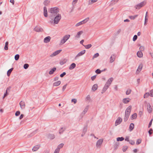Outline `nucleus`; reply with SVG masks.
Here are the masks:
<instances>
[{"label": "nucleus", "mask_w": 153, "mask_h": 153, "mask_svg": "<svg viewBox=\"0 0 153 153\" xmlns=\"http://www.w3.org/2000/svg\"><path fill=\"white\" fill-rule=\"evenodd\" d=\"M76 65L74 63H72L71 64L69 67L70 70H72L74 68L76 67Z\"/></svg>", "instance_id": "obj_22"}, {"label": "nucleus", "mask_w": 153, "mask_h": 153, "mask_svg": "<svg viewBox=\"0 0 153 153\" xmlns=\"http://www.w3.org/2000/svg\"><path fill=\"white\" fill-rule=\"evenodd\" d=\"M115 56L114 54L112 55L111 57L110 60V63H112L115 60Z\"/></svg>", "instance_id": "obj_17"}, {"label": "nucleus", "mask_w": 153, "mask_h": 153, "mask_svg": "<svg viewBox=\"0 0 153 153\" xmlns=\"http://www.w3.org/2000/svg\"><path fill=\"white\" fill-rule=\"evenodd\" d=\"M37 131H38L37 129L35 131H34L33 132H32L31 133L30 135H28L27 137H30V135H31V136H33V135H34L36 133Z\"/></svg>", "instance_id": "obj_29"}, {"label": "nucleus", "mask_w": 153, "mask_h": 153, "mask_svg": "<svg viewBox=\"0 0 153 153\" xmlns=\"http://www.w3.org/2000/svg\"><path fill=\"white\" fill-rule=\"evenodd\" d=\"M89 19V18H86L85 19L83 20V21H81V22H82V24H83L87 22L88 21Z\"/></svg>", "instance_id": "obj_32"}, {"label": "nucleus", "mask_w": 153, "mask_h": 153, "mask_svg": "<svg viewBox=\"0 0 153 153\" xmlns=\"http://www.w3.org/2000/svg\"><path fill=\"white\" fill-rule=\"evenodd\" d=\"M131 92V89H128L126 92V95L129 94Z\"/></svg>", "instance_id": "obj_47"}, {"label": "nucleus", "mask_w": 153, "mask_h": 153, "mask_svg": "<svg viewBox=\"0 0 153 153\" xmlns=\"http://www.w3.org/2000/svg\"><path fill=\"white\" fill-rule=\"evenodd\" d=\"M91 45L90 44L84 46L85 47V48L86 49H89L91 47Z\"/></svg>", "instance_id": "obj_43"}, {"label": "nucleus", "mask_w": 153, "mask_h": 153, "mask_svg": "<svg viewBox=\"0 0 153 153\" xmlns=\"http://www.w3.org/2000/svg\"><path fill=\"white\" fill-rule=\"evenodd\" d=\"M130 144L132 145H134L135 143L134 142L133 140H130L129 141Z\"/></svg>", "instance_id": "obj_52"}, {"label": "nucleus", "mask_w": 153, "mask_h": 153, "mask_svg": "<svg viewBox=\"0 0 153 153\" xmlns=\"http://www.w3.org/2000/svg\"><path fill=\"white\" fill-rule=\"evenodd\" d=\"M88 108V107L87 106L84 110L82 112V114H85L86 112L87 111Z\"/></svg>", "instance_id": "obj_33"}, {"label": "nucleus", "mask_w": 153, "mask_h": 153, "mask_svg": "<svg viewBox=\"0 0 153 153\" xmlns=\"http://www.w3.org/2000/svg\"><path fill=\"white\" fill-rule=\"evenodd\" d=\"M96 76L97 75H95L91 76V79L93 81L95 79Z\"/></svg>", "instance_id": "obj_60"}, {"label": "nucleus", "mask_w": 153, "mask_h": 153, "mask_svg": "<svg viewBox=\"0 0 153 153\" xmlns=\"http://www.w3.org/2000/svg\"><path fill=\"white\" fill-rule=\"evenodd\" d=\"M121 31V30L120 29L118 30V31L116 32V33L115 34V35H117L119 34L120 33Z\"/></svg>", "instance_id": "obj_53"}, {"label": "nucleus", "mask_w": 153, "mask_h": 153, "mask_svg": "<svg viewBox=\"0 0 153 153\" xmlns=\"http://www.w3.org/2000/svg\"><path fill=\"white\" fill-rule=\"evenodd\" d=\"M129 117L125 116L124 118V121L125 122H126L128 120Z\"/></svg>", "instance_id": "obj_64"}, {"label": "nucleus", "mask_w": 153, "mask_h": 153, "mask_svg": "<svg viewBox=\"0 0 153 153\" xmlns=\"http://www.w3.org/2000/svg\"><path fill=\"white\" fill-rule=\"evenodd\" d=\"M50 1L47 0H45L44 2V4L45 6H47L49 3Z\"/></svg>", "instance_id": "obj_38"}, {"label": "nucleus", "mask_w": 153, "mask_h": 153, "mask_svg": "<svg viewBox=\"0 0 153 153\" xmlns=\"http://www.w3.org/2000/svg\"><path fill=\"white\" fill-rule=\"evenodd\" d=\"M61 84V81H58L57 82H54L53 84V85L54 86H59Z\"/></svg>", "instance_id": "obj_24"}, {"label": "nucleus", "mask_w": 153, "mask_h": 153, "mask_svg": "<svg viewBox=\"0 0 153 153\" xmlns=\"http://www.w3.org/2000/svg\"><path fill=\"white\" fill-rule=\"evenodd\" d=\"M131 109V105L129 106L126 109V112L125 116L129 117L130 112Z\"/></svg>", "instance_id": "obj_6"}, {"label": "nucleus", "mask_w": 153, "mask_h": 153, "mask_svg": "<svg viewBox=\"0 0 153 153\" xmlns=\"http://www.w3.org/2000/svg\"><path fill=\"white\" fill-rule=\"evenodd\" d=\"M128 148V147L127 146H124L123 148V150L124 152L126 151Z\"/></svg>", "instance_id": "obj_44"}, {"label": "nucleus", "mask_w": 153, "mask_h": 153, "mask_svg": "<svg viewBox=\"0 0 153 153\" xmlns=\"http://www.w3.org/2000/svg\"><path fill=\"white\" fill-rule=\"evenodd\" d=\"M141 139H138L137 141L136 144L139 145L141 143Z\"/></svg>", "instance_id": "obj_45"}, {"label": "nucleus", "mask_w": 153, "mask_h": 153, "mask_svg": "<svg viewBox=\"0 0 153 153\" xmlns=\"http://www.w3.org/2000/svg\"><path fill=\"white\" fill-rule=\"evenodd\" d=\"M146 4V1H144L135 6L136 9H140Z\"/></svg>", "instance_id": "obj_5"}, {"label": "nucleus", "mask_w": 153, "mask_h": 153, "mask_svg": "<svg viewBox=\"0 0 153 153\" xmlns=\"http://www.w3.org/2000/svg\"><path fill=\"white\" fill-rule=\"evenodd\" d=\"M59 9L57 7L51 8L48 11L49 13L51 14L50 16V18L52 19L54 18L56 15L59 14Z\"/></svg>", "instance_id": "obj_1"}, {"label": "nucleus", "mask_w": 153, "mask_h": 153, "mask_svg": "<svg viewBox=\"0 0 153 153\" xmlns=\"http://www.w3.org/2000/svg\"><path fill=\"white\" fill-rule=\"evenodd\" d=\"M99 56V54L98 53H97L95 54L93 56V59H94V58H96L98 57Z\"/></svg>", "instance_id": "obj_49"}, {"label": "nucleus", "mask_w": 153, "mask_h": 153, "mask_svg": "<svg viewBox=\"0 0 153 153\" xmlns=\"http://www.w3.org/2000/svg\"><path fill=\"white\" fill-rule=\"evenodd\" d=\"M150 95V94L149 93L147 92L145 93L144 95V98H147Z\"/></svg>", "instance_id": "obj_39"}, {"label": "nucleus", "mask_w": 153, "mask_h": 153, "mask_svg": "<svg viewBox=\"0 0 153 153\" xmlns=\"http://www.w3.org/2000/svg\"><path fill=\"white\" fill-rule=\"evenodd\" d=\"M29 65L27 64H25L24 65V68L25 69H27L29 67Z\"/></svg>", "instance_id": "obj_46"}, {"label": "nucleus", "mask_w": 153, "mask_h": 153, "mask_svg": "<svg viewBox=\"0 0 153 153\" xmlns=\"http://www.w3.org/2000/svg\"><path fill=\"white\" fill-rule=\"evenodd\" d=\"M13 69V68H12L9 70L7 71V74L8 76H9L10 74Z\"/></svg>", "instance_id": "obj_27"}, {"label": "nucleus", "mask_w": 153, "mask_h": 153, "mask_svg": "<svg viewBox=\"0 0 153 153\" xmlns=\"http://www.w3.org/2000/svg\"><path fill=\"white\" fill-rule=\"evenodd\" d=\"M67 61V59H62L60 61L59 64L60 65H62L65 63Z\"/></svg>", "instance_id": "obj_14"}, {"label": "nucleus", "mask_w": 153, "mask_h": 153, "mask_svg": "<svg viewBox=\"0 0 153 153\" xmlns=\"http://www.w3.org/2000/svg\"><path fill=\"white\" fill-rule=\"evenodd\" d=\"M8 42H7L5 43V46L4 47V49L7 50L8 49Z\"/></svg>", "instance_id": "obj_30"}, {"label": "nucleus", "mask_w": 153, "mask_h": 153, "mask_svg": "<svg viewBox=\"0 0 153 153\" xmlns=\"http://www.w3.org/2000/svg\"><path fill=\"white\" fill-rule=\"evenodd\" d=\"M130 100V99L128 98H124L123 100V102L125 104L128 103Z\"/></svg>", "instance_id": "obj_18"}, {"label": "nucleus", "mask_w": 153, "mask_h": 153, "mask_svg": "<svg viewBox=\"0 0 153 153\" xmlns=\"http://www.w3.org/2000/svg\"><path fill=\"white\" fill-rule=\"evenodd\" d=\"M59 149H56L54 152V153H59Z\"/></svg>", "instance_id": "obj_61"}, {"label": "nucleus", "mask_w": 153, "mask_h": 153, "mask_svg": "<svg viewBox=\"0 0 153 153\" xmlns=\"http://www.w3.org/2000/svg\"><path fill=\"white\" fill-rule=\"evenodd\" d=\"M152 120H153V119H152L150 121V122L149 123V124L148 128H150L151 127V126L152 125Z\"/></svg>", "instance_id": "obj_62"}, {"label": "nucleus", "mask_w": 153, "mask_h": 153, "mask_svg": "<svg viewBox=\"0 0 153 153\" xmlns=\"http://www.w3.org/2000/svg\"><path fill=\"white\" fill-rule=\"evenodd\" d=\"M85 52V50H83L82 51L79 52L76 56L75 58L76 59L77 57L80 56L84 54Z\"/></svg>", "instance_id": "obj_13"}, {"label": "nucleus", "mask_w": 153, "mask_h": 153, "mask_svg": "<svg viewBox=\"0 0 153 153\" xmlns=\"http://www.w3.org/2000/svg\"><path fill=\"white\" fill-rule=\"evenodd\" d=\"M153 130L152 128H150L148 131V133L150 135L152 134Z\"/></svg>", "instance_id": "obj_55"}, {"label": "nucleus", "mask_w": 153, "mask_h": 153, "mask_svg": "<svg viewBox=\"0 0 153 153\" xmlns=\"http://www.w3.org/2000/svg\"><path fill=\"white\" fill-rule=\"evenodd\" d=\"M19 104L21 109H23L25 108V104L24 102L21 101Z\"/></svg>", "instance_id": "obj_9"}, {"label": "nucleus", "mask_w": 153, "mask_h": 153, "mask_svg": "<svg viewBox=\"0 0 153 153\" xmlns=\"http://www.w3.org/2000/svg\"><path fill=\"white\" fill-rule=\"evenodd\" d=\"M97 84L94 85L92 88V90L94 91H95L97 89Z\"/></svg>", "instance_id": "obj_28"}, {"label": "nucleus", "mask_w": 153, "mask_h": 153, "mask_svg": "<svg viewBox=\"0 0 153 153\" xmlns=\"http://www.w3.org/2000/svg\"><path fill=\"white\" fill-rule=\"evenodd\" d=\"M137 38V35H135L133 38V40L134 41H135Z\"/></svg>", "instance_id": "obj_50"}, {"label": "nucleus", "mask_w": 153, "mask_h": 153, "mask_svg": "<svg viewBox=\"0 0 153 153\" xmlns=\"http://www.w3.org/2000/svg\"><path fill=\"white\" fill-rule=\"evenodd\" d=\"M105 69H104V70H102V71H100L99 69H97L95 71V72L98 74H100L101 73V72L103 71H105Z\"/></svg>", "instance_id": "obj_35"}, {"label": "nucleus", "mask_w": 153, "mask_h": 153, "mask_svg": "<svg viewBox=\"0 0 153 153\" xmlns=\"http://www.w3.org/2000/svg\"><path fill=\"white\" fill-rule=\"evenodd\" d=\"M70 35H65L63 38V39L61 40L60 44V45L63 44L70 37Z\"/></svg>", "instance_id": "obj_4"}, {"label": "nucleus", "mask_w": 153, "mask_h": 153, "mask_svg": "<svg viewBox=\"0 0 153 153\" xmlns=\"http://www.w3.org/2000/svg\"><path fill=\"white\" fill-rule=\"evenodd\" d=\"M137 55L138 57H142L143 56V53L141 51H138L137 53Z\"/></svg>", "instance_id": "obj_21"}, {"label": "nucleus", "mask_w": 153, "mask_h": 153, "mask_svg": "<svg viewBox=\"0 0 153 153\" xmlns=\"http://www.w3.org/2000/svg\"><path fill=\"white\" fill-rule=\"evenodd\" d=\"M122 119L120 117H118L115 122V126H117V125L120 124L122 122Z\"/></svg>", "instance_id": "obj_10"}, {"label": "nucleus", "mask_w": 153, "mask_h": 153, "mask_svg": "<svg viewBox=\"0 0 153 153\" xmlns=\"http://www.w3.org/2000/svg\"><path fill=\"white\" fill-rule=\"evenodd\" d=\"M71 101L72 102H73L74 104H75L77 100L76 99H74L72 100Z\"/></svg>", "instance_id": "obj_63"}, {"label": "nucleus", "mask_w": 153, "mask_h": 153, "mask_svg": "<svg viewBox=\"0 0 153 153\" xmlns=\"http://www.w3.org/2000/svg\"><path fill=\"white\" fill-rule=\"evenodd\" d=\"M63 128H62L60 130H59V133L60 134H61L65 130V129H64V130H63Z\"/></svg>", "instance_id": "obj_51"}, {"label": "nucleus", "mask_w": 153, "mask_h": 153, "mask_svg": "<svg viewBox=\"0 0 153 153\" xmlns=\"http://www.w3.org/2000/svg\"><path fill=\"white\" fill-rule=\"evenodd\" d=\"M44 15L45 17H48V12L47 9L46 7H44V12H43Z\"/></svg>", "instance_id": "obj_15"}, {"label": "nucleus", "mask_w": 153, "mask_h": 153, "mask_svg": "<svg viewBox=\"0 0 153 153\" xmlns=\"http://www.w3.org/2000/svg\"><path fill=\"white\" fill-rule=\"evenodd\" d=\"M103 140L102 139H100L98 140L97 142L96 146L97 147H100V146L102 145Z\"/></svg>", "instance_id": "obj_11"}, {"label": "nucleus", "mask_w": 153, "mask_h": 153, "mask_svg": "<svg viewBox=\"0 0 153 153\" xmlns=\"http://www.w3.org/2000/svg\"><path fill=\"white\" fill-rule=\"evenodd\" d=\"M142 66L141 65H140L139 66L137 69V71H140L142 69Z\"/></svg>", "instance_id": "obj_48"}, {"label": "nucleus", "mask_w": 153, "mask_h": 153, "mask_svg": "<svg viewBox=\"0 0 153 153\" xmlns=\"http://www.w3.org/2000/svg\"><path fill=\"white\" fill-rule=\"evenodd\" d=\"M56 70V68L55 67L53 68L49 72V74L50 75L53 74L54 72Z\"/></svg>", "instance_id": "obj_23"}, {"label": "nucleus", "mask_w": 153, "mask_h": 153, "mask_svg": "<svg viewBox=\"0 0 153 153\" xmlns=\"http://www.w3.org/2000/svg\"><path fill=\"white\" fill-rule=\"evenodd\" d=\"M19 57V55L18 54H16L15 56V59L16 60H18Z\"/></svg>", "instance_id": "obj_41"}, {"label": "nucleus", "mask_w": 153, "mask_h": 153, "mask_svg": "<svg viewBox=\"0 0 153 153\" xmlns=\"http://www.w3.org/2000/svg\"><path fill=\"white\" fill-rule=\"evenodd\" d=\"M134 127V125L133 123H131L129 126L130 131H131Z\"/></svg>", "instance_id": "obj_25"}, {"label": "nucleus", "mask_w": 153, "mask_h": 153, "mask_svg": "<svg viewBox=\"0 0 153 153\" xmlns=\"http://www.w3.org/2000/svg\"><path fill=\"white\" fill-rule=\"evenodd\" d=\"M51 38L50 36H48L45 38L44 39V42L45 43H47L50 41Z\"/></svg>", "instance_id": "obj_16"}, {"label": "nucleus", "mask_w": 153, "mask_h": 153, "mask_svg": "<svg viewBox=\"0 0 153 153\" xmlns=\"http://www.w3.org/2000/svg\"><path fill=\"white\" fill-rule=\"evenodd\" d=\"M87 129V126L84 127L83 129V133L84 134H85L86 132Z\"/></svg>", "instance_id": "obj_36"}, {"label": "nucleus", "mask_w": 153, "mask_h": 153, "mask_svg": "<svg viewBox=\"0 0 153 153\" xmlns=\"http://www.w3.org/2000/svg\"><path fill=\"white\" fill-rule=\"evenodd\" d=\"M150 96L153 97V90H152L150 91Z\"/></svg>", "instance_id": "obj_56"}, {"label": "nucleus", "mask_w": 153, "mask_h": 153, "mask_svg": "<svg viewBox=\"0 0 153 153\" xmlns=\"http://www.w3.org/2000/svg\"><path fill=\"white\" fill-rule=\"evenodd\" d=\"M113 80V78L112 77H111L108 80L102 91V94L104 93L107 90L111 84Z\"/></svg>", "instance_id": "obj_3"}, {"label": "nucleus", "mask_w": 153, "mask_h": 153, "mask_svg": "<svg viewBox=\"0 0 153 153\" xmlns=\"http://www.w3.org/2000/svg\"><path fill=\"white\" fill-rule=\"evenodd\" d=\"M82 31H79L75 36V37L76 38H79L80 37V36L83 33Z\"/></svg>", "instance_id": "obj_19"}, {"label": "nucleus", "mask_w": 153, "mask_h": 153, "mask_svg": "<svg viewBox=\"0 0 153 153\" xmlns=\"http://www.w3.org/2000/svg\"><path fill=\"white\" fill-rule=\"evenodd\" d=\"M66 74V73L65 72H63L62 74H61L60 75V76L61 77H63Z\"/></svg>", "instance_id": "obj_54"}, {"label": "nucleus", "mask_w": 153, "mask_h": 153, "mask_svg": "<svg viewBox=\"0 0 153 153\" xmlns=\"http://www.w3.org/2000/svg\"><path fill=\"white\" fill-rule=\"evenodd\" d=\"M8 89V88H7V90L6 91V92L4 93V97H3V99H4L6 96H7L8 95V94L7 93V90Z\"/></svg>", "instance_id": "obj_57"}, {"label": "nucleus", "mask_w": 153, "mask_h": 153, "mask_svg": "<svg viewBox=\"0 0 153 153\" xmlns=\"http://www.w3.org/2000/svg\"><path fill=\"white\" fill-rule=\"evenodd\" d=\"M64 146V144L62 143L58 145L57 149H59L60 150V149L62 148Z\"/></svg>", "instance_id": "obj_40"}, {"label": "nucleus", "mask_w": 153, "mask_h": 153, "mask_svg": "<svg viewBox=\"0 0 153 153\" xmlns=\"http://www.w3.org/2000/svg\"><path fill=\"white\" fill-rule=\"evenodd\" d=\"M61 51L62 50H59L54 52L50 56L52 57L58 55L60 53Z\"/></svg>", "instance_id": "obj_8"}, {"label": "nucleus", "mask_w": 153, "mask_h": 153, "mask_svg": "<svg viewBox=\"0 0 153 153\" xmlns=\"http://www.w3.org/2000/svg\"><path fill=\"white\" fill-rule=\"evenodd\" d=\"M97 0H91L89 1V4H91L97 1Z\"/></svg>", "instance_id": "obj_42"}, {"label": "nucleus", "mask_w": 153, "mask_h": 153, "mask_svg": "<svg viewBox=\"0 0 153 153\" xmlns=\"http://www.w3.org/2000/svg\"><path fill=\"white\" fill-rule=\"evenodd\" d=\"M55 16L53 19H51V20L50 21V22L51 24L54 23L55 24H57L61 18V15L59 14H58Z\"/></svg>", "instance_id": "obj_2"}, {"label": "nucleus", "mask_w": 153, "mask_h": 153, "mask_svg": "<svg viewBox=\"0 0 153 153\" xmlns=\"http://www.w3.org/2000/svg\"><path fill=\"white\" fill-rule=\"evenodd\" d=\"M20 114V112L19 111H17L15 113V115L16 116H19Z\"/></svg>", "instance_id": "obj_59"}, {"label": "nucleus", "mask_w": 153, "mask_h": 153, "mask_svg": "<svg viewBox=\"0 0 153 153\" xmlns=\"http://www.w3.org/2000/svg\"><path fill=\"white\" fill-rule=\"evenodd\" d=\"M48 138L51 139H53L55 138V135L52 134H49L48 135Z\"/></svg>", "instance_id": "obj_26"}, {"label": "nucleus", "mask_w": 153, "mask_h": 153, "mask_svg": "<svg viewBox=\"0 0 153 153\" xmlns=\"http://www.w3.org/2000/svg\"><path fill=\"white\" fill-rule=\"evenodd\" d=\"M147 109L148 112L150 113L152 111V108L151 107V105L149 103H148L147 104Z\"/></svg>", "instance_id": "obj_12"}, {"label": "nucleus", "mask_w": 153, "mask_h": 153, "mask_svg": "<svg viewBox=\"0 0 153 153\" xmlns=\"http://www.w3.org/2000/svg\"><path fill=\"white\" fill-rule=\"evenodd\" d=\"M137 116V114L136 113H134L132 115V118L133 119H136Z\"/></svg>", "instance_id": "obj_37"}, {"label": "nucleus", "mask_w": 153, "mask_h": 153, "mask_svg": "<svg viewBox=\"0 0 153 153\" xmlns=\"http://www.w3.org/2000/svg\"><path fill=\"white\" fill-rule=\"evenodd\" d=\"M82 25V22H78V23H77L76 25L75 26L76 27H77V26H78L80 25Z\"/></svg>", "instance_id": "obj_58"}, {"label": "nucleus", "mask_w": 153, "mask_h": 153, "mask_svg": "<svg viewBox=\"0 0 153 153\" xmlns=\"http://www.w3.org/2000/svg\"><path fill=\"white\" fill-rule=\"evenodd\" d=\"M124 139V138L123 137H118L117 138V140L118 141H122Z\"/></svg>", "instance_id": "obj_34"}, {"label": "nucleus", "mask_w": 153, "mask_h": 153, "mask_svg": "<svg viewBox=\"0 0 153 153\" xmlns=\"http://www.w3.org/2000/svg\"><path fill=\"white\" fill-rule=\"evenodd\" d=\"M40 146L39 145H36L34 146L32 149L33 151H37L40 147Z\"/></svg>", "instance_id": "obj_20"}, {"label": "nucleus", "mask_w": 153, "mask_h": 153, "mask_svg": "<svg viewBox=\"0 0 153 153\" xmlns=\"http://www.w3.org/2000/svg\"><path fill=\"white\" fill-rule=\"evenodd\" d=\"M138 16V15H136L134 16H129V17L130 19H134L135 18H136Z\"/></svg>", "instance_id": "obj_31"}, {"label": "nucleus", "mask_w": 153, "mask_h": 153, "mask_svg": "<svg viewBox=\"0 0 153 153\" xmlns=\"http://www.w3.org/2000/svg\"><path fill=\"white\" fill-rule=\"evenodd\" d=\"M34 30L38 32H42L43 31V29L40 26H36L34 29Z\"/></svg>", "instance_id": "obj_7"}]
</instances>
